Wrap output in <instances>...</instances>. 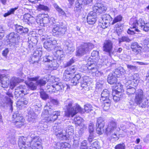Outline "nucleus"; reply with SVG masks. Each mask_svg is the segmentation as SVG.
<instances>
[{
  "mask_svg": "<svg viewBox=\"0 0 149 149\" xmlns=\"http://www.w3.org/2000/svg\"><path fill=\"white\" fill-rule=\"evenodd\" d=\"M38 77H28L27 81H25L26 85L31 90H34L37 88V84L34 83L32 81H36L38 79Z\"/></svg>",
  "mask_w": 149,
  "mask_h": 149,
  "instance_id": "obj_15",
  "label": "nucleus"
},
{
  "mask_svg": "<svg viewBox=\"0 0 149 149\" xmlns=\"http://www.w3.org/2000/svg\"><path fill=\"white\" fill-rule=\"evenodd\" d=\"M43 61L44 62H48L47 68L50 70H56L58 67V65L56 60L53 59L50 56L46 55L43 58Z\"/></svg>",
  "mask_w": 149,
  "mask_h": 149,
  "instance_id": "obj_7",
  "label": "nucleus"
},
{
  "mask_svg": "<svg viewBox=\"0 0 149 149\" xmlns=\"http://www.w3.org/2000/svg\"><path fill=\"white\" fill-rule=\"evenodd\" d=\"M82 1L81 0H77L76 1L75 6L74 8V11L76 13L79 14L81 11Z\"/></svg>",
  "mask_w": 149,
  "mask_h": 149,
  "instance_id": "obj_27",
  "label": "nucleus"
},
{
  "mask_svg": "<svg viewBox=\"0 0 149 149\" xmlns=\"http://www.w3.org/2000/svg\"><path fill=\"white\" fill-rule=\"evenodd\" d=\"M65 105L64 108L65 116L69 117L70 116L73 117L77 113H83L84 111L88 113L93 110V107L90 104H86L84 106V110L77 103L73 105V102L71 100L68 99L65 102Z\"/></svg>",
  "mask_w": 149,
  "mask_h": 149,
  "instance_id": "obj_2",
  "label": "nucleus"
},
{
  "mask_svg": "<svg viewBox=\"0 0 149 149\" xmlns=\"http://www.w3.org/2000/svg\"><path fill=\"white\" fill-rule=\"evenodd\" d=\"M23 118L22 115L17 112H15L12 116V120L13 123L18 120L20 121Z\"/></svg>",
  "mask_w": 149,
  "mask_h": 149,
  "instance_id": "obj_35",
  "label": "nucleus"
},
{
  "mask_svg": "<svg viewBox=\"0 0 149 149\" xmlns=\"http://www.w3.org/2000/svg\"><path fill=\"white\" fill-rule=\"evenodd\" d=\"M42 52L41 51H39L38 50H36L34 52L33 55L31 57L29 60V62L32 63L37 62L38 61L39 57L41 56Z\"/></svg>",
  "mask_w": 149,
  "mask_h": 149,
  "instance_id": "obj_20",
  "label": "nucleus"
},
{
  "mask_svg": "<svg viewBox=\"0 0 149 149\" xmlns=\"http://www.w3.org/2000/svg\"><path fill=\"white\" fill-rule=\"evenodd\" d=\"M127 66L128 70L129 71L131 70V71H133L135 70L136 69V67L133 65L127 64Z\"/></svg>",
  "mask_w": 149,
  "mask_h": 149,
  "instance_id": "obj_60",
  "label": "nucleus"
},
{
  "mask_svg": "<svg viewBox=\"0 0 149 149\" xmlns=\"http://www.w3.org/2000/svg\"><path fill=\"white\" fill-rule=\"evenodd\" d=\"M9 85L8 79L5 76L0 75V86L3 88H7Z\"/></svg>",
  "mask_w": 149,
  "mask_h": 149,
  "instance_id": "obj_25",
  "label": "nucleus"
},
{
  "mask_svg": "<svg viewBox=\"0 0 149 149\" xmlns=\"http://www.w3.org/2000/svg\"><path fill=\"white\" fill-rule=\"evenodd\" d=\"M54 6L56 10L58 12L60 15H65V12L56 4H54Z\"/></svg>",
  "mask_w": 149,
  "mask_h": 149,
  "instance_id": "obj_46",
  "label": "nucleus"
},
{
  "mask_svg": "<svg viewBox=\"0 0 149 149\" xmlns=\"http://www.w3.org/2000/svg\"><path fill=\"white\" fill-rule=\"evenodd\" d=\"M86 65V68H85V70H88L89 71V72L91 73L95 74L97 70V68L95 67V65L91 62L90 63H88Z\"/></svg>",
  "mask_w": 149,
  "mask_h": 149,
  "instance_id": "obj_28",
  "label": "nucleus"
},
{
  "mask_svg": "<svg viewBox=\"0 0 149 149\" xmlns=\"http://www.w3.org/2000/svg\"><path fill=\"white\" fill-rule=\"evenodd\" d=\"M13 123L16 127L19 128L24 125V119H23L20 121L18 120Z\"/></svg>",
  "mask_w": 149,
  "mask_h": 149,
  "instance_id": "obj_49",
  "label": "nucleus"
},
{
  "mask_svg": "<svg viewBox=\"0 0 149 149\" xmlns=\"http://www.w3.org/2000/svg\"><path fill=\"white\" fill-rule=\"evenodd\" d=\"M6 95L4 97L3 100L5 103L8 104L10 106V110L12 111L13 110V101L11 100V98H13V96L11 92L9 91L7 92L6 93Z\"/></svg>",
  "mask_w": 149,
  "mask_h": 149,
  "instance_id": "obj_16",
  "label": "nucleus"
},
{
  "mask_svg": "<svg viewBox=\"0 0 149 149\" xmlns=\"http://www.w3.org/2000/svg\"><path fill=\"white\" fill-rule=\"evenodd\" d=\"M75 60L73 58H72L70 60L67 62L65 65V67H68L72 65L74 63Z\"/></svg>",
  "mask_w": 149,
  "mask_h": 149,
  "instance_id": "obj_62",
  "label": "nucleus"
},
{
  "mask_svg": "<svg viewBox=\"0 0 149 149\" xmlns=\"http://www.w3.org/2000/svg\"><path fill=\"white\" fill-rule=\"evenodd\" d=\"M71 76V74L68 70H65L63 74V79L65 81H68L70 80Z\"/></svg>",
  "mask_w": 149,
  "mask_h": 149,
  "instance_id": "obj_45",
  "label": "nucleus"
},
{
  "mask_svg": "<svg viewBox=\"0 0 149 149\" xmlns=\"http://www.w3.org/2000/svg\"><path fill=\"white\" fill-rule=\"evenodd\" d=\"M52 107L50 106L49 103H47L44 108V113L43 112L44 114H47V113L50 114L52 113Z\"/></svg>",
  "mask_w": 149,
  "mask_h": 149,
  "instance_id": "obj_43",
  "label": "nucleus"
},
{
  "mask_svg": "<svg viewBox=\"0 0 149 149\" xmlns=\"http://www.w3.org/2000/svg\"><path fill=\"white\" fill-rule=\"evenodd\" d=\"M40 94L41 97L44 100L47 99L48 97V95L43 91H41Z\"/></svg>",
  "mask_w": 149,
  "mask_h": 149,
  "instance_id": "obj_58",
  "label": "nucleus"
},
{
  "mask_svg": "<svg viewBox=\"0 0 149 149\" xmlns=\"http://www.w3.org/2000/svg\"><path fill=\"white\" fill-rule=\"evenodd\" d=\"M102 20L104 21H106L110 22V21H112V18L110 15L108 14H106L103 15L102 16Z\"/></svg>",
  "mask_w": 149,
  "mask_h": 149,
  "instance_id": "obj_48",
  "label": "nucleus"
},
{
  "mask_svg": "<svg viewBox=\"0 0 149 149\" xmlns=\"http://www.w3.org/2000/svg\"><path fill=\"white\" fill-rule=\"evenodd\" d=\"M25 86H20L18 87L15 89L14 93V94L17 97L21 96V94H23L25 95L26 94V90L25 88Z\"/></svg>",
  "mask_w": 149,
  "mask_h": 149,
  "instance_id": "obj_21",
  "label": "nucleus"
},
{
  "mask_svg": "<svg viewBox=\"0 0 149 149\" xmlns=\"http://www.w3.org/2000/svg\"><path fill=\"white\" fill-rule=\"evenodd\" d=\"M15 30L20 34L26 33L28 31V29L26 28H24L22 26L17 25L16 26Z\"/></svg>",
  "mask_w": 149,
  "mask_h": 149,
  "instance_id": "obj_32",
  "label": "nucleus"
},
{
  "mask_svg": "<svg viewBox=\"0 0 149 149\" xmlns=\"http://www.w3.org/2000/svg\"><path fill=\"white\" fill-rule=\"evenodd\" d=\"M139 22L136 18H131L129 24L130 28L128 29L127 32L128 34L134 35L136 32H139L140 31L138 28L139 27Z\"/></svg>",
  "mask_w": 149,
  "mask_h": 149,
  "instance_id": "obj_6",
  "label": "nucleus"
},
{
  "mask_svg": "<svg viewBox=\"0 0 149 149\" xmlns=\"http://www.w3.org/2000/svg\"><path fill=\"white\" fill-rule=\"evenodd\" d=\"M99 148L98 142L97 141H95L91 144L89 149H97Z\"/></svg>",
  "mask_w": 149,
  "mask_h": 149,
  "instance_id": "obj_52",
  "label": "nucleus"
},
{
  "mask_svg": "<svg viewBox=\"0 0 149 149\" xmlns=\"http://www.w3.org/2000/svg\"><path fill=\"white\" fill-rule=\"evenodd\" d=\"M22 81V80L18 78H15L14 80L10 82L11 86L10 88L13 89L18 83Z\"/></svg>",
  "mask_w": 149,
  "mask_h": 149,
  "instance_id": "obj_44",
  "label": "nucleus"
},
{
  "mask_svg": "<svg viewBox=\"0 0 149 149\" xmlns=\"http://www.w3.org/2000/svg\"><path fill=\"white\" fill-rule=\"evenodd\" d=\"M117 127V123L114 120H110L106 128L105 133L107 136H111L112 138H116L117 137L115 130Z\"/></svg>",
  "mask_w": 149,
  "mask_h": 149,
  "instance_id": "obj_4",
  "label": "nucleus"
},
{
  "mask_svg": "<svg viewBox=\"0 0 149 149\" xmlns=\"http://www.w3.org/2000/svg\"><path fill=\"white\" fill-rule=\"evenodd\" d=\"M105 123L104 120L103 118L100 117L97 119L96 123V130L97 134L101 135L104 132L103 128Z\"/></svg>",
  "mask_w": 149,
  "mask_h": 149,
  "instance_id": "obj_14",
  "label": "nucleus"
},
{
  "mask_svg": "<svg viewBox=\"0 0 149 149\" xmlns=\"http://www.w3.org/2000/svg\"><path fill=\"white\" fill-rule=\"evenodd\" d=\"M109 93L107 90H104L101 94V100L102 101H105L107 99H109Z\"/></svg>",
  "mask_w": 149,
  "mask_h": 149,
  "instance_id": "obj_38",
  "label": "nucleus"
},
{
  "mask_svg": "<svg viewBox=\"0 0 149 149\" xmlns=\"http://www.w3.org/2000/svg\"><path fill=\"white\" fill-rule=\"evenodd\" d=\"M55 53V56L58 60H63L64 57V55L63 54V51L60 49L57 50Z\"/></svg>",
  "mask_w": 149,
  "mask_h": 149,
  "instance_id": "obj_41",
  "label": "nucleus"
},
{
  "mask_svg": "<svg viewBox=\"0 0 149 149\" xmlns=\"http://www.w3.org/2000/svg\"><path fill=\"white\" fill-rule=\"evenodd\" d=\"M18 35L14 32L11 33L9 35L8 39V43L10 46L14 45L15 44L16 41L18 40Z\"/></svg>",
  "mask_w": 149,
  "mask_h": 149,
  "instance_id": "obj_18",
  "label": "nucleus"
},
{
  "mask_svg": "<svg viewBox=\"0 0 149 149\" xmlns=\"http://www.w3.org/2000/svg\"><path fill=\"white\" fill-rule=\"evenodd\" d=\"M67 31L66 27L65 26H61L59 25L54 26L52 30L53 35L55 36H62Z\"/></svg>",
  "mask_w": 149,
  "mask_h": 149,
  "instance_id": "obj_11",
  "label": "nucleus"
},
{
  "mask_svg": "<svg viewBox=\"0 0 149 149\" xmlns=\"http://www.w3.org/2000/svg\"><path fill=\"white\" fill-rule=\"evenodd\" d=\"M31 15L28 13L24 15V18L26 22H27L29 19L31 17Z\"/></svg>",
  "mask_w": 149,
  "mask_h": 149,
  "instance_id": "obj_64",
  "label": "nucleus"
},
{
  "mask_svg": "<svg viewBox=\"0 0 149 149\" xmlns=\"http://www.w3.org/2000/svg\"><path fill=\"white\" fill-rule=\"evenodd\" d=\"M98 52L96 51H93L91 54V56L88 60V62H90L93 63L96 62V61L98 59Z\"/></svg>",
  "mask_w": 149,
  "mask_h": 149,
  "instance_id": "obj_31",
  "label": "nucleus"
},
{
  "mask_svg": "<svg viewBox=\"0 0 149 149\" xmlns=\"http://www.w3.org/2000/svg\"><path fill=\"white\" fill-rule=\"evenodd\" d=\"M87 77H84V78H81V81L80 82L81 86L82 87L83 89L85 90H89V84L87 81Z\"/></svg>",
  "mask_w": 149,
  "mask_h": 149,
  "instance_id": "obj_30",
  "label": "nucleus"
},
{
  "mask_svg": "<svg viewBox=\"0 0 149 149\" xmlns=\"http://www.w3.org/2000/svg\"><path fill=\"white\" fill-rule=\"evenodd\" d=\"M113 47L112 42L109 40H107L104 43L103 51L110 54L112 51Z\"/></svg>",
  "mask_w": 149,
  "mask_h": 149,
  "instance_id": "obj_19",
  "label": "nucleus"
},
{
  "mask_svg": "<svg viewBox=\"0 0 149 149\" xmlns=\"http://www.w3.org/2000/svg\"><path fill=\"white\" fill-rule=\"evenodd\" d=\"M81 77L80 74H77L73 77L71 80V83L72 84V85H76L79 83V80L81 79Z\"/></svg>",
  "mask_w": 149,
  "mask_h": 149,
  "instance_id": "obj_39",
  "label": "nucleus"
},
{
  "mask_svg": "<svg viewBox=\"0 0 149 149\" xmlns=\"http://www.w3.org/2000/svg\"><path fill=\"white\" fill-rule=\"evenodd\" d=\"M94 13L101 14L104 12L107 9L106 6L104 4L100 3H96L93 7Z\"/></svg>",
  "mask_w": 149,
  "mask_h": 149,
  "instance_id": "obj_13",
  "label": "nucleus"
},
{
  "mask_svg": "<svg viewBox=\"0 0 149 149\" xmlns=\"http://www.w3.org/2000/svg\"><path fill=\"white\" fill-rule=\"evenodd\" d=\"M94 125L93 123H91L89 124L88 126V130L89 133H93L94 130Z\"/></svg>",
  "mask_w": 149,
  "mask_h": 149,
  "instance_id": "obj_59",
  "label": "nucleus"
},
{
  "mask_svg": "<svg viewBox=\"0 0 149 149\" xmlns=\"http://www.w3.org/2000/svg\"><path fill=\"white\" fill-rule=\"evenodd\" d=\"M63 125L59 123H55L53 127V130L54 134L60 140H63L66 138V134L67 130H63Z\"/></svg>",
  "mask_w": 149,
  "mask_h": 149,
  "instance_id": "obj_5",
  "label": "nucleus"
},
{
  "mask_svg": "<svg viewBox=\"0 0 149 149\" xmlns=\"http://www.w3.org/2000/svg\"><path fill=\"white\" fill-rule=\"evenodd\" d=\"M54 149H66L67 147L68 148L70 146L69 144L67 143H54Z\"/></svg>",
  "mask_w": 149,
  "mask_h": 149,
  "instance_id": "obj_29",
  "label": "nucleus"
},
{
  "mask_svg": "<svg viewBox=\"0 0 149 149\" xmlns=\"http://www.w3.org/2000/svg\"><path fill=\"white\" fill-rule=\"evenodd\" d=\"M123 17L121 15H118L114 19L111 24H114L115 23L119 22L122 21Z\"/></svg>",
  "mask_w": 149,
  "mask_h": 149,
  "instance_id": "obj_51",
  "label": "nucleus"
},
{
  "mask_svg": "<svg viewBox=\"0 0 149 149\" xmlns=\"http://www.w3.org/2000/svg\"><path fill=\"white\" fill-rule=\"evenodd\" d=\"M112 95L113 96V100L116 102L119 101L122 98L123 96V95H120L119 93H116L114 95L112 93Z\"/></svg>",
  "mask_w": 149,
  "mask_h": 149,
  "instance_id": "obj_47",
  "label": "nucleus"
},
{
  "mask_svg": "<svg viewBox=\"0 0 149 149\" xmlns=\"http://www.w3.org/2000/svg\"><path fill=\"white\" fill-rule=\"evenodd\" d=\"M31 141L29 142V144H27V149H42V147L40 140L39 137L37 136L34 137L33 136H31Z\"/></svg>",
  "mask_w": 149,
  "mask_h": 149,
  "instance_id": "obj_8",
  "label": "nucleus"
},
{
  "mask_svg": "<svg viewBox=\"0 0 149 149\" xmlns=\"http://www.w3.org/2000/svg\"><path fill=\"white\" fill-rule=\"evenodd\" d=\"M94 47V45L92 43H84L77 50L76 55L78 56H81L93 49Z\"/></svg>",
  "mask_w": 149,
  "mask_h": 149,
  "instance_id": "obj_9",
  "label": "nucleus"
},
{
  "mask_svg": "<svg viewBox=\"0 0 149 149\" xmlns=\"http://www.w3.org/2000/svg\"><path fill=\"white\" fill-rule=\"evenodd\" d=\"M37 9L39 11L42 10L45 11H48L49 10V8L47 6L40 4L38 6Z\"/></svg>",
  "mask_w": 149,
  "mask_h": 149,
  "instance_id": "obj_50",
  "label": "nucleus"
},
{
  "mask_svg": "<svg viewBox=\"0 0 149 149\" xmlns=\"http://www.w3.org/2000/svg\"><path fill=\"white\" fill-rule=\"evenodd\" d=\"M142 45L145 48L149 49V38L144 40L142 42Z\"/></svg>",
  "mask_w": 149,
  "mask_h": 149,
  "instance_id": "obj_56",
  "label": "nucleus"
},
{
  "mask_svg": "<svg viewBox=\"0 0 149 149\" xmlns=\"http://www.w3.org/2000/svg\"><path fill=\"white\" fill-rule=\"evenodd\" d=\"M45 37H42V39L43 40L47 39L44 43V47L47 50L50 51L54 49L57 44V41L56 40L51 38L48 39V36H44Z\"/></svg>",
  "mask_w": 149,
  "mask_h": 149,
  "instance_id": "obj_10",
  "label": "nucleus"
},
{
  "mask_svg": "<svg viewBox=\"0 0 149 149\" xmlns=\"http://www.w3.org/2000/svg\"><path fill=\"white\" fill-rule=\"evenodd\" d=\"M31 136H28L27 138L23 136H21L19 137L18 141L19 146L20 149H27L28 146L27 144L26 143V140L27 139H29Z\"/></svg>",
  "mask_w": 149,
  "mask_h": 149,
  "instance_id": "obj_17",
  "label": "nucleus"
},
{
  "mask_svg": "<svg viewBox=\"0 0 149 149\" xmlns=\"http://www.w3.org/2000/svg\"><path fill=\"white\" fill-rule=\"evenodd\" d=\"M36 83L37 85H39L40 86H42L44 85L46 83V82L43 79L38 80V79L36 81Z\"/></svg>",
  "mask_w": 149,
  "mask_h": 149,
  "instance_id": "obj_55",
  "label": "nucleus"
},
{
  "mask_svg": "<svg viewBox=\"0 0 149 149\" xmlns=\"http://www.w3.org/2000/svg\"><path fill=\"white\" fill-rule=\"evenodd\" d=\"M77 68L76 67L73 66L70 68H68L66 70H68V72H69L71 74L73 73H74L77 70Z\"/></svg>",
  "mask_w": 149,
  "mask_h": 149,
  "instance_id": "obj_57",
  "label": "nucleus"
},
{
  "mask_svg": "<svg viewBox=\"0 0 149 149\" xmlns=\"http://www.w3.org/2000/svg\"><path fill=\"white\" fill-rule=\"evenodd\" d=\"M18 8V7H17L11 9L7 13H5L4 14V16L6 17L10 15L13 14L15 11L17 10Z\"/></svg>",
  "mask_w": 149,
  "mask_h": 149,
  "instance_id": "obj_53",
  "label": "nucleus"
},
{
  "mask_svg": "<svg viewBox=\"0 0 149 149\" xmlns=\"http://www.w3.org/2000/svg\"><path fill=\"white\" fill-rule=\"evenodd\" d=\"M36 20L38 24L41 26H44L49 22V17L47 15L39 14L37 16Z\"/></svg>",
  "mask_w": 149,
  "mask_h": 149,
  "instance_id": "obj_12",
  "label": "nucleus"
},
{
  "mask_svg": "<svg viewBox=\"0 0 149 149\" xmlns=\"http://www.w3.org/2000/svg\"><path fill=\"white\" fill-rule=\"evenodd\" d=\"M123 86L120 84H118V85L115 86V89L113 90V94L114 95L116 93H119V94L123 95Z\"/></svg>",
  "mask_w": 149,
  "mask_h": 149,
  "instance_id": "obj_34",
  "label": "nucleus"
},
{
  "mask_svg": "<svg viewBox=\"0 0 149 149\" xmlns=\"http://www.w3.org/2000/svg\"><path fill=\"white\" fill-rule=\"evenodd\" d=\"M137 81L136 74H134L130 75L128 78L124 80L123 82L126 88L127 94L130 96L135 93V102L139 106L144 107L146 104L147 100L145 98L143 91L141 89L136 90L134 87L137 85Z\"/></svg>",
  "mask_w": 149,
  "mask_h": 149,
  "instance_id": "obj_1",
  "label": "nucleus"
},
{
  "mask_svg": "<svg viewBox=\"0 0 149 149\" xmlns=\"http://www.w3.org/2000/svg\"><path fill=\"white\" fill-rule=\"evenodd\" d=\"M74 121L76 126H80L83 125L82 122L83 119L81 117L79 116H76L74 119Z\"/></svg>",
  "mask_w": 149,
  "mask_h": 149,
  "instance_id": "obj_42",
  "label": "nucleus"
},
{
  "mask_svg": "<svg viewBox=\"0 0 149 149\" xmlns=\"http://www.w3.org/2000/svg\"><path fill=\"white\" fill-rule=\"evenodd\" d=\"M28 120L31 123H34L36 121V116L34 112L32 111H30L28 113Z\"/></svg>",
  "mask_w": 149,
  "mask_h": 149,
  "instance_id": "obj_37",
  "label": "nucleus"
},
{
  "mask_svg": "<svg viewBox=\"0 0 149 149\" xmlns=\"http://www.w3.org/2000/svg\"><path fill=\"white\" fill-rule=\"evenodd\" d=\"M125 70L122 67L119 68L115 70L114 74L116 75L118 77L123 76L125 73Z\"/></svg>",
  "mask_w": 149,
  "mask_h": 149,
  "instance_id": "obj_36",
  "label": "nucleus"
},
{
  "mask_svg": "<svg viewBox=\"0 0 149 149\" xmlns=\"http://www.w3.org/2000/svg\"><path fill=\"white\" fill-rule=\"evenodd\" d=\"M48 117H45V119L47 122H53L56 120L58 116H60V112L58 111H53L52 113Z\"/></svg>",
  "mask_w": 149,
  "mask_h": 149,
  "instance_id": "obj_23",
  "label": "nucleus"
},
{
  "mask_svg": "<svg viewBox=\"0 0 149 149\" xmlns=\"http://www.w3.org/2000/svg\"><path fill=\"white\" fill-rule=\"evenodd\" d=\"M115 74H113L112 73L110 74L108 77L107 81L109 83L111 84H116L117 81V79L115 76Z\"/></svg>",
  "mask_w": 149,
  "mask_h": 149,
  "instance_id": "obj_33",
  "label": "nucleus"
},
{
  "mask_svg": "<svg viewBox=\"0 0 149 149\" xmlns=\"http://www.w3.org/2000/svg\"><path fill=\"white\" fill-rule=\"evenodd\" d=\"M6 137L7 138L6 141L8 143L13 145L16 143V141L15 137L10 134L9 133L8 135H7Z\"/></svg>",
  "mask_w": 149,
  "mask_h": 149,
  "instance_id": "obj_40",
  "label": "nucleus"
},
{
  "mask_svg": "<svg viewBox=\"0 0 149 149\" xmlns=\"http://www.w3.org/2000/svg\"><path fill=\"white\" fill-rule=\"evenodd\" d=\"M139 27L144 31L147 32L149 31V23H145L144 20L141 18L139 19Z\"/></svg>",
  "mask_w": 149,
  "mask_h": 149,
  "instance_id": "obj_24",
  "label": "nucleus"
},
{
  "mask_svg": "<svg viewBox=\"0 0 149 149\" xmlns=\"http://www.w3.org/2000/svg\"><path fill=\"white\" fill-rule=\"evenodd\" d=\"M115 149H125V146L124 143L117 145L115 147Z\"/></svg>",
  "mask_w": 149,
  "mask_h": 149,
  "instance_id": "obj_61",
  "label": "nucleus"
},
{
  "mask_svg": "<svg viewBox=\"0 0 149 149\" xmlns=\"http://www.w3.org/2000/svg\"><path fill=\"white\" fill-rule=\"evenodd\" d=\"M96 16L95 13L91 11L88 15L87 17V23L89 24H93L96 21Z\"/></svg>",
  "mask_w": 149,
  "mask_h": 149,
  "instance_id": "obj_22",
  "label": "nucleus"
},
{
  "mask_svg": "<svg viewBox=\"0 0 149 149\" xmlns=\"http://www.w3.org/2000/svg\"><path fill=\"white\" fill-rule=\"evenodd\" d=\"M67 130V132L69 133V132H70L71 133L73 134L74 131L73 130V127L71 125L68 126L67 128L65 130Z\"/></svg>",
  "mask_w": 149,
  "mask_h": 149,
  "instance_id": "obj_63",
  "label": "nucleus"
},
{
  "mask_svg": "<svg viewBox=\"0 0 149 149\" xmlns=\"http://www.w3.org/2000/svg\"><path fill=\"white\" fill-rule=\"evenodd\" d=\"M131 48L132 51L136 54H137L141 53V47L139 46L137 42H133L131 44Z\"/></svg>",
  "mask_w": 149,
  "mask_h": 149,
  "instance_id": "obj_26",
  "label": "nucleus"
},
{
  "mask_svg": "<svg viewBox=\"0 0 149 149\" xmlns=\"http://www.w3.org/2000/svg\"><path fill=\"white\" fill-rule=\"evenodd\" d=\"M64 85L62 83L55 81L50 83H48L47 86V91L50 93L57 92L64 88Z\"/></svg>",
  "mask_w": 149,
  "mask_h": 149,
  "instance_id": "obj_3",
  "label": "nucleus"
},
{
  "mask_svg": "<svg viewBox=\"0 0 149 149\" xmlns=\"http://www.w3.org/2000/svg\"><path fill=\"white\" fill-rule=\"evenodd\" d=\"M119 43L123 42H129L130 40L129 38L126 36H122L118 38Z\"/></svg>",
  "mask_w": 149,
  "mask_h": 149,
  "instance_id": "obj_54",
  "label": "nucleus"
}]
</instances>
